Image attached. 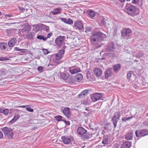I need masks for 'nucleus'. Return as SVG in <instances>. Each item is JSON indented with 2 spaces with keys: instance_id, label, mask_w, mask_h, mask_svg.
Listing matches in <instances>:
<instances>
[{
  "instance_id": "1",
  "label": "nucleus",
  "mask_w": 148,
  "mask_h": 148,
  "mask_svg": "<svg viewBox=\"0 0 148 148\" xmlns=\"http://www.w3.org/2000/svg\"><path fill=\"white\" fill-rule=\"evenodd\" d=\"M77 133L82 137L84 138H89L92 136L91 134L87 132V131L84 128L82 127H79L77 130Z\"/></svg>"
},
{
  "instance_id": "2",
  "label": "nucleus",
  "mask_w": 148,
  "mask_h": 148,
  "mask_svg": "<svg viewBox=\"0 0 148 148\" xmlns=\"http://www.w3.org/2000/svg\"><path fill=\"white\" fill-rule=\"evenodd\" d=\"M137 10V8L136 6L131 5L129 7L126 8L125 11L128 14L132 16H134L137 15L136 13Z\"/></svg>"
},
{
  "instance_id": "3",
  "label": "nucleus",
  "mask_w": 148,
  "mask_h": 148,
  "mask_svg": "<svg viewBox=\"0 0 148 148\" xmlns=\"http://www.w3.org/2000/svg\"><path fill=\"white\" fill-rule=\"evenodd\" d=\"M1 130L6 137L9 139L12 138L14 134L12 129L7 127H5L2 128Z\"/></svg>"
},
{
  "instance_id": "4",
  "label": "nucleus",
  "mask_w": 148,
  "mask_h": 148,
  "mask_svg": "<svg viewBox=\"0 0 148 148\" xmlns=\"http://www.w3.org/2000/svg\"><path fill=\"white\" fill-rule=\"evenodd\" d=\"M132 32L129 28H124L121 31V37L125 39H128L131 36Z\"/></svg>"
},
{
  "instance_id": "5",
  "label": "nucleus",
  "mask_w": 148,
  "mask_h": 148,
  "mask_svg": "<svg viewBox=\"0 0 148 148\" xmlns=\"http://www.w3.org/2000/svg\"><path fill=\"white\" fill-rule=\"evenodd\" d=\"M120 114V113L119 111L115 112L113 114L112 121L114 125V128H115L116 126L117 123L121 116Z\"/></svg>"
},
{
  "instance_id": "6",
  "label": "nucleus",
  "mask_w": 148,
  "mask_h": 148,
  "mask_svg": "<svg viewBox=\"0 0 148 148\" xmlns=\"http://www.w3.org/2000/svg\"><path fill=\"white\" fill-rule=\"evenodd\" d=\"M135 134L137 137L141 138L148 135V130L145 129L137 130L135 132Z\"/></svg>"
},
{
  "instance_id": "7",
  "label": "nucleus",
  "mask_w": 148,
  "mask_h": 148,
  "mask_svg": "<svg viewBox=\"0 0 148 148\" xmlns=\"http://www.w3.org/2000/svg\"><path fill=\"white\" fill-rule=\"evenodd\" d=\"M93 36H96L99 41H102L106 35L100 32H94L92 33Z\"/></svg>"
},
{
  "instance_id": "8",
  "label": "nucleus",
  "mask_w": 148,
  "mask_h": 148,
  "mask_svg": "<svg viewBox=\"0 0 148 148\" xmlns=\"http://www.w3.org/2000/svg\"><path fill=\"white\" fill-rule=\"evenodd\" d=\"M61 139L63 143L65 144H71L73 140V137L66 136H62Z\"/></svg>"
},
{
  "instance_id": "9",
  "label": "nucleus",
  "mask_w": 148,
  "mask_h": 148,
  "mask_svg": "<svg viewBox=\"0 0 148 148\" xmlns=\"http://www.w3.org/2000/svg\"><path fill=\"white\" fill-rule=\"evenodd\" d=\"M65 38L66 37L65 36H60L58 37L55 40L57 45L58 47H61L62 46L63 42Z\"/></svg>"
},
{
  "instance_id": "10",
  "label": "nucleus",
  "mask_w": 148,
  "mask_h": 148,
  "mask_svg": "<svg viewBox=\"0 0 148 148\" xmlns=\"http://www.w3.org/2000/svg\"><path fill=\"white\" fill-rule=\"evenodd\" d=\"M127 78L129 81H133L136 79V77L133 71H130L127 73Z\"/></svg>"
},
{
  "instance_id": "11",
  "label": "nucleus",
  "mask_w": 148,
  "mask_h": 148,
  "mask_svg": "<svg viewBox=\"0 0 148 148\" xmlns=\"http://www.w3.org/2000/svg\"><path fill=\"white\" fill-rule=\"evenodd\" d=\"M102 97V95L100 93H96L94 94L91 96V99L92 101L95 102L99 99L100 98H101Z\"/></svg>"
},
{
  "instance_id": "12",
  "label": "nucleus",
  "mask_w": 148,
  "mask_h": 148,
  "mask_svg": "<svg viewBox=\"0 0 148 148\" xmlns=\"http://www.w3.org/2000/svg\"><path fill=\"white\" fill-rule=\"evenodd\" d=\"M0 113H2L5 116L8 115L9 113L11 114L13 110V109L12 108L10 109L8 108H5L4 109L0 108Z\"/></svg>"
},
{
  "instance_id": "13",
  "label": "nucleus",
  "mask_w": 148,
  "mask_h": 148,
  "mask_svg": "<svg viewBox=\"0 0 148 148\" xmlns=\"http://www.w3.org/2000/svg\"><path fill=\"white\" fill-rule=\"evenodd\" d=\"M64 53V50L63 49L60 50L59 52L56 54L55 58L56 60H60L63 56Z\"/></svg>"
},
{
  "instance_id": "14",
  "label": "nucleus",
  "mask_w": 148,
  "mask_h": 148,
  "mask_svg": "<svg viewBox=\"0 0 148 148\" xmlns=\"http://www.w3.org/2000/svg\"><path fill=\"white\" fill-rule=\"evenodd\" d=\"M74 27H75L79 30H81L83 28L82 23L80 21H76L74 22Z\"/></svg>"
},
{
  "instance_id": "15",
  "label": "nucleus",
  "mask_w": 148,
  "mask_h": 148,
  "mask_svg": "<svg viewBox=\"0 0 148 148\" xmlns=\"http://www.w3.org/2000/svg\"><path fill=\"white\" fill-rule=\"evenodd\" d=\"M17 40L15 38H12L8 42V46L9 47H13L16 43Z\"/></svg>"
},
{
  "instance_id": "16",
  "label": "nucleus",
  "mask_w": 148,
  "mask_h": 148,
  "mask_svg": "<svg viewBox=\"0 0 148 148\" xmlns=\"http://www.w3.org/2000/svg\"><path fill=\"white\" fill-rule=\"evenodd\" d=\"M63 112L64 115L68 118L70 116V109L69 108H65L63 110Z\"/></svg>"
},
{
  "instance_id": "17",
  "label": "nucleus",
  "mask_w": 148,
  "mask_h": 148,
  "mask_svg": "<svg viewBox=\"0 0 148 148\" xmlns=\"http://www.w3.org/2000/svg\"><path fill=\"white\" fill-rule=\"evenodd\" d=\"M112 69H108L106 70L105 73V77L106 78H108L110 76H111L112 74Z\"/></svg>"
},
{
  "instance_id": "18",
  "label": "nucleus",
  "mask_w": 148,
  "mask_h": 148,
  "mask_svg": "<svg viewBox=\"0 0 148 148\" xmlns=\"http://www.w3.org/2000/svg\"><path fill=\"white\" fill-rule=\"evenodd\" d=\"M94 74L97 77L100 76L102 73V71L99 69L95 68L93 70Z\"/></svg>"
},
{
  "instance_id": "19",
  "label": "nucleus",
  "mask_w": 148,
  "mask_h": 148,
  "mask_svg": "<svg viewBox=\"0 0 148 148\" xmlns=\"http://www.w3.org/2000/svg\"><path fill=\"white\" fill-rule=\"evenodd\" d=\"M131 145V143L129 141L124 142L121 147V148H130Z\"/></svg>"
},
{
  "instance_id": "20",
  "label": "nucleus",
  "mask_w": 148,
  "mask_h": 148,
  "mask_svg": "<svg viewBox=\"0 0 148 148\" xmlns=\"http://www.w3.org/2000/svg\"><path fill=\"white\" fill-rule=\"evenodd\" d=\"M115 44L112 43L111 42L108 46L107 47V49L109 51H112L115 49Z\"/></svg>"
},
{
  "instance_id": "21",
  "label": "nucleus",
  "mask_w": 148,
  "mask_h": 148,
  "mask_svg": "<svg viewBox=\"0 0 148 148\" xmlns=\"http://www.w3.org/2000/svg\"><path fill=\"white\" fill-rule=\"evenodd\" d=\"M88 93V91L87 90H85L79 95L78 97L79 98H84L87 95Z\"/></svg>"
},
{
  "instance_id": "22",
  "label": "nucleus",
  "mask_w": 148,
  "mask_h": 148,
  "mask_svg": "<svg viewBox=\"0 0 148 148\" xmlns=\"http://www.w3.org/2000/svg\"><path fill=\"white\" fill-rule=\"evenodd\" d=\"M121 68V65L119 64L114 65L113 66L114 71L115 72L119 71L120 70Z\"/></svg>"
},
{
  "instance_id": "23",
  "label": "nucleus",
  "mask_w": 148,
  "mask_h": 148,
  "mask_svg": "<svg viewBox=\"0 0 148 148\" xmlns=\"http://www.w3.org/2000/svg\"><path fill=\"white\" fill-rule=\"evenodd\" d=\"M82 75L81 74L78 73L75 75L74 79L75 81L79 82L82 79Z\"/></svg>"
},
{
  "instance_id": "24",
  "label": "nucleus",
  "mask_w": 148,
  "mask_h": 148,
  "mask_svg": "<svg viewBox=\"0 0 148 148\" xmlns=\"http://www.w3.org/2000/svg\"><path fill=\"white\" fill-rule=\"evenodd\" d=\"M133 133L130 132L127 133L125 135V139L127 140H132L133 138Z\"/></svg>"
},
{
  "instance_id": "25",
  "label": "nucleus",
  "mask_w": 148,
  "mask_h": 148,
  "mask_svg": "<svg viewBox=\"0 0 148 148\" xmlns=\"http://www.w3.org/2000/svg\"><path fill=\"white\" fill-rule=\"evenodd\" d=\"M108 137L107 136H104L103 137L102 143L104 145H107L109 143Z\"/></svg>"
},
{
  "instance_id": "26",
  "label": "nucleus",
  "mask_w": 148,
  "mask_h": 148,
  "mask_svg": "<svg viewBox=\"0 0 148 148\" xmlns=\"http://www.w3.org/2000/svg\"><path fill=\"white\" fill-rule=\"evenodd\" d=\"M19 118V116L17 114H15L13 118L9 122V123L11 124L14 123L17 119Z\"/></svg>"
},
{
  "instance_id": "27",
  "label": "nucleus",
  "mask_w": 148,
  "mask_h": 148,
  "mask_svg": "<svg viewBox=\"0 0 148 148\" xmlns=\"http://www.w3.org/2000/svg\"><path fill=\"white\" fill-rule=\"evenodd\" d=\"M70 76V74L67 73H61V77L63 79L66 80Z\"/></svg>"
},
{
  "instance_id": "28",
  "label": "nucleus",
  "mask_w": 148,
  "mask_h": 148,
  "mask_svg": "<svg viewBox=\"0 0 148 148\" xmlns=\"http://www.w3.org/2000/svg\"><path fill=\"white\" fill-rule=\"evenodd\" d=\"M79 68H72L69 70L70 73L72 74H74L79 71Z\"/></svg>"
},
{
  "instance_id": "29",
  "label": "nucleus",
  "mask_w": 148,
  "mask_h": 148,
  "mask_svg": "<svg viewBox=\"0 0 148 148\" xmlns=\"http://www.w3.org/2000/svg\"><path fill=\"white\" fill-rule=\"evenodd\" d=\"M30 29L28 26H25L22 29L23 32L25 34H26L28 33Z\"/></svg>"
},
{
  "instance_id": "30",
  "label": "nucleus",
  "mask_w": 148,
  "mask_h": 148,
  "mask_svg": "<svg viewBox=\"0 0 148 148\" xmlns=\"http://www.w3.org/2000/svg\"><path fill=\"white\" fill-rule=\"evenodd\" d=\"M94 37L92 38L91 39V43L92 44H97L98 41H99L97 37L94 36Z\"/></svg>"
},
{
  "instance_id": "31",
  "label": "nucleus",
  "mask_w": 148,
  "mask_h": 148,
  "mask_svg": "<svg viewBox=\"0 0 148 148\" xmlns=\"http://www.w3.org/2000/svg\"><path fill=\"white\" fill-rule=\"evenodd\" d=\"M61 10V9L60 8H57L54 10V11L52 12V13L53 15H56L60 13Z\"/></svg>"
},
{
  "instance_id": "32",
  "label": "nucleus",
  "mask_w": 148,
  "mask_h": 148,
  "mask_svg": "<svg viewBox=\"0 0 148 148\" xmlns=\"http://www.w3.org/2000/svg\"><path fill=\"white\" fill-rule=\"evenodd\" d=\"M87 12L89 15L91 17H94L96 14L94 11L91 10H88Z\"/></svg>"
},
{
  "instance_id": "33",
  "label": "nucleus",
  "mask_w": 148,
  "mask_h": 148,
  "mask_svg": "<svg viewBox=\"0 0 148 148\" xmlns=\"http://www.w3.org/2000/svg\"><path fill=\"white\" fill-rule=\"evenodd\" d=\"M7 47V45L6 43L5 42H2L0 43V49L1 50H4Z\"/></svg>"
},
{
  "instance_id": "34",
  "label": "nucleus",
  "mask_w": 148,
  "mask_h": 148,
  "mask_svg": "<svg viewBox=\"0 0 148 148\" xmlns=\"http://www.w3.org/2000/svg\"><path fill=\"white\" fill-rule=\"evenodd\" d=\"M132 116L127 117V116H125V117L122 118V120L123 121L126 122L127 121L130 120V119H132Z\"/></svg>"
},
{
  "instance_id": "35",
  "label": "nucleus",
  "mask_w": 148,
  "mask_h": 148,
  "mask_svg": "<svg viewBox=\"0 0 148 148\" xmlns=\"http://www.w3.org/2000/svg\"><path fill=\"white\" fill-rule=\"evenodd\" d=\"M68 79L69 83L73 84L74 82V79L73 77L69 76Z\"/></svg>"
},
{
  "instance_id": "36",
  "label": "nucleus",
  "mask_w": 148,
  "mask_h": 148,
  "mask_svg": "<svg viewBox=\"0 0 148 148\" xmlns=\"http://www.w3.org/2000/svg\"><path fill=\"white\" fill-rule=\"evenodd\" d=\"M37 38L38 39H39L40 40H42L44 41H45L47 39V38H44L43 37V36L41 35H38Z\"/></svg>"
},
{
  "instance_id": "37",
  "label": "nucleus",
  "mask_w": 148,
  "mask_h": 148,
  "mask_svg": "<svg viewBox=\"0 0 148 148\" xmlns=\"http://www.w3.org/2000/svg\"><path fill=\"white\" fill-rule=\"evenodd\" d=\"M55 118L58 121H60L62 120V117L60 115H58L56 116L55 117Z\"/></svg>"
},
{
  "instance_id": "38",
  "label": "nucleus",
  "mask_w": 148,
  "mask_h": 148,
  "mask_svg": "<svg viewBox=\"0 0 148 148\" xmlns=\"http://www.w3.org/2000/svg\"><path fill=\"white\" fill-rule=\"evenodd\" d=\"M32 38V35L31 33L28 34L26 36V38L28 39H31Z\"/></svg>"
},
{
  "instance_id": "39",
  "label": "nucleus",
  "mask_w": 148,
  "mask_h": 148,
  "mask_svg": "<svg viewBox=\"0 0 148 148\" xmlns=\"http://www.w3.org/2000/svg\"><path fill=\"white\" fill-rule=\"evenodd\" d=\"M86 30L85 32L87 33L89 32H90L91 30V28L89 27H85Z\"/></svg>"
},
{
  "instance_id": "40",
  "label": "nucleus",
  "mask_w": 148,
  "mask_h": 148,
  "mask_svg": "<svg viewBox=\"0 0 148 148\" xmlns=\"http://www.w3.org/2000/svg\"><path fill=\"white\" fill-rule=\"evenodd\" d=\"M143 56V53L140 52L138 54H137L136 55V56L137 58H139L141 56Z\"/></svg>"
},
{
  "instance_id": "41",
  "label": "nucleus",
  "mask_w": 148,
  "mask_h": 148,
  "mask_svg": "<svg viewBox=\"0 0 148 148\" xmlns=\"http://www.w3.org/2000/svg\"><path fill=\"white\" fill-rule=\"evenodd\" d=\"M73 22L71 19L70 18H68V19L67 20L66 24H73Z\"/></svg>"
},
{
  "instance_id": "42",
  "label": "nucleus",
  "mask_w": 148,
  "mask_h": 148,
  "mask_svg": "<svg viewBox=\"0 0 148 148\" xmlns=\"http://www.w3.org/2000/svg\"><path fill=\"white\" fill-rule=\"evenodd\" d=\"M9 59V58H7L3 57H0V61H4L5 60H8Z\"/></svg>"
},
{
  "instance_id": "43",
  "label": "nucleus",
  "mask_w": 148,
  "mask_h": 148,
  "mask_svg": "<svg viewBox=\"0 0 148 148\" xmlns=\"http://www.w3.org/2000/svg\"><path fill=\"white\" fill-rule=\"evenodd\" d=\"M42 50L44 54L45 55H47L49 53V51L47 49H42Z\"/></svg>"
},
{
  "instance_id": "44",
  "label": "nucleus",
  "mask_w": 148,
  "mask_h": 148,
  "mask_svg": "<svg viewBox=\"0 0 148 148\" xmlns=\"http://www.w3.org/2000/svg\"><path fill=\"white\" fill-rule=\"evenodd\" d=\"M26 110L27 111L30 112H33L34 111V110L33 109H32L30 108H26Z\"/></svg>"
},
{
  "instance_id": "45",
  "label": "nucleus",
  "mask_w": 148,
  "mask_h": 148,
  "mask_svg": "<svg viewBox=\"0 0 148 148\" xmlns=\"http://www.w3.org/2000/svg\"><path fill=\"white\" fill-rule=\"evenodd\" d=\"M37 69L39 71L42 72L43 71V68L42 67L40 66L38 67Z\"/></svg>"
},
{
  "instance_id": "46",
  "label": "nucleus",
  "mask_w": 148,
  "mask_h": 148,
  "mask_svg": "<svg viewBox=\"0 0 148 148\" xmlns=\"http://www.w3.org/2000/svg\"><path fill=\"white\" fill-rule=\"evenodd\" d=\"M60 19L61 20V21H63L64 23H67V20L66 19L63 18H60Z\"/></svg>"
},
{
  "instance_id": "47",
  "label": "nucleus",
  "mask_w": 148,
  "mask_h": 148,
  "mask_svg": "<svg viewBox=\"0 0 148 148\" xmlns=\"http://www.w3.org/2000/svg\"><path fill=\"white\" fill-rule=\"evenodd\" d=\"M143 124L144 126L148 127V121H144L143 123Z\"/></svg>"
},
{
  "instance_id": "48",
  "label": "nucleus",
  "mask_w": 148,
  "mask_h": 148,
  "mask_svg": "<svg viewBox=\"0 0 148 148\" xmlns=\"http://www.w3.org/2000/svg\"><path fill=\"white\" fill-rule=\"evenodd\" d=\"M106 19L104 18H103L101 20V23L103 25H105L106 24Z\"/></svg>"
},
{
  "instance_id": "49",
  "label": "nucleus",
  "mask_w": 148,
  "mask_h": 148,
  "mask_svg": "<svg viewBox=\"0 0 148 148\" xmlns=\"http://www.w3.org/2000/svg\"><path fill=\"white\" fill-rule=\"evenodd\" d=\"M18 9L20 10V11L21 12H23L24 10H25V9L24 8H21L20 7H18Z\"/></svg>"
},
{
  "instance_id": "50",
  "label": "nucleus",
  "mask_w": 148,
  "mask_h": 148,
  "mask_svg": "<svg viewBox=\"0 0 148 148\" xmlns=\"http://www.w3.org/2000/svg\"><path fill=\"white\" fill-rule=\"evenodd\" d=\"M26 49H21L20 51L22 53H24L26 52Z\"/></svg>"
},
{
  "instance_id": "51",
  "label": "nucleus",
  "mask_w": 148,
  "mask_h": 148,
  "mask_svg": "<svg viewBox=\"0 0 148 148\" xmlns=\"http://www.w3.org/2000/svg\"><path fill=\"white\" fill-rule=\"evenodd\" d=\"M140 0H133L132 3L134 4H136L138 3Z\"/></svg>"
},
{
  "instance_id": "52",
  "label": "nucleus",
  "mask_w": 148,
  "mask_h": 148,
  "mask_svg": "<svg viewBox=\"0 0 148 148\" xmlns=\"http://www.w3.org/2000/svg\"><path fill=\"white\" fill-rule=\"evenodd\" d=\"M109 56L112 58H114L116 56V55L113 53H110Z\"/></svg>"
},
{
  "instance_id": "53",
  "label": "nucleus",
  "mask_w": 148,
  "mask_h": 148,
  "mask_svg": "<svg viewBox=\"0 0 148 148\" xmlns=\"http://www.w3.org/2000/svg\"><path fill=\"white\" fill-rule=\"evenodd\" d=\"M40 28V27L39 26H36L35 27L34 30L36 32L39 31Z\"/></svg>"
},
{
  "instance_id": "54",
  "label": "nucleus",
  "mask_w": 148,
  "mask_h": 148,
  "mask_svg": "<svg viewBox=\"0 0 148 148\" xmlns=\"http://www.w3.org/2000/svg\"><path fill=\"white\" fill-rule=\"evenodd\" d=\"M20 49H19L17 47H15L14 48V50L15 51H20Z\"/></svg>"
},
{
  "instance_id": "55",
  "label": "nucleus",
  "mask_w": 148,
  "mask_h": 148,
  "mask_svg": "<svg viewBox=\"0 0 148 148\" xmlns=\"http://www.w3.org/2000/svg\"><path fill=\"white\" fill-rule=\"evenodd\" d=\"M29 105H25V106H21L18 107V108H26L27 107L29 106Z\"/></svg>"
},
{
  "instance_id": "56",
  "label": "nucleus",
  "mask_w": 148,
  "mask_h": 148,
  "mask_svg": "<svg viewBox=\"0 0 148 148\" xmlns=\"http://www.w3.org/2000/svg\"><path fill=\"white\" fill-rule=\"evenodd\" d=\"M62 121H64L65 123L67 125H70V122L69 121H66L65 120H63Z\"/></svg>"
},
{
  "instance_id": "57",
  "label": "nucleus",
  "mask_w": 148,
  "mask_h": 148,
  "mask_svg": "<svg viewBox=\"0 0 148 148\" xmlns=\"http://www.w3.org/2000/svg\"><path fill=\"white\" fill-rule=\"evenodd\" d=\"M5 16L6 17V18H10V17H12V16L11 15H8V14L5 15Z\"/></svg>"
},
{
  "instance_id": "58",
  "label": "nucleus",
  "mask_w": 148,
  "mask_h": 148,
  "mask_svg": "<svg viewBox=\"0 0 148 148\" xmlns=\"http://www.w3.org/2000/svg\"><path fill=\"white\" fill-rule=\"evenodd\" d=\"M3 136V133L1 132H0V139H1Z\"/></svg>"
},
{
  "instance_id": "59",
  "label": "nucleus",
  "mask_w": 148,
  "mask_h": 148,
  "mask_svg": "<svg viewBox=\"0 0 148 148\" xmlns=\"http://www.w3.org/2000/svg\"><path fill=\"white\" fill-rule=\"evenodd\" d=\"M52 34L51 33H50L49 34H48L47 37V38H50V37L52 36Z\"/></svg>"
},
{
  "instance_id": "60",
  "label": "nucleus",
  "mask_w": 148,
  "mask_h": 148,
  "mask_svg": "<svg viewBox=\"0 0 148 148\" xmlns=\"http://www.w3.org/2000/svg\"><path fill=\"white\" fill-rule=\"evenodd\" d=\"M45 27L44 28L45 29V30L47 31L49 29V27L46 26H45Z\"/></svg>"
},
{
  "instance_id": "61",
  "label": "nucleus",
  "mask_w": 148,
  "mask_h": 148,
  "mask_svg": "<svg viewBox=\"0 0 148 148\" xmlns=\"http://www.w3.org/2000/svg\"><path fill=\"white\" fill-rule=\"evenodd\" d=\"M87 104H88V103L86 102H84L83 103V104L84 105H87Z\"/></svg>"
},
{
  "instance_id": "62",
  "label": "nucleus",
  "mask_w": 148,
  "mask_h": 148,
  "mask_svg": "<svg viewBox=\"0 0 148 148\" xmlns=\"http://www.w3.org/2000/svg\"><path fill=\"white\" fill-rule=\"evenodd\" d=\"M121 2H123L125 1V0H119Z\"/></svg>"
},
{
  "instance_id": "63",
  "label": "nucleus",
  "mask_w": 148,
  "mask_h": 148,
  "mask_svg": "<svg viewBox=\"0 0 148 148\" xmlns=\"http://www.w3.org/2000/svg\"><path fill=\"white\" fill-rule=\"evenodd\" d=\"M2 15V13L0 11V16H1Z\"/></svg>"
},
{
  "instance_id": "64",
  "label": "nucleus",
  "mask_w": 148,
  "mask_h": 148,
  "mask_svg": "<svg viewBox=\"0 0 148 148\" xmlns=\"http://www.w3.org/2000/svg\"><path fill=\"white\" fill-rule=\"evenodd\" d=\"M146 115L147 116H148V113L146 114Z\"/></svg>"
}]
</instances>
